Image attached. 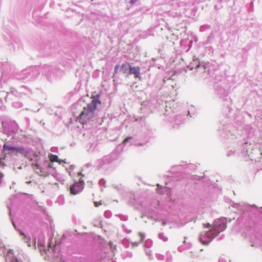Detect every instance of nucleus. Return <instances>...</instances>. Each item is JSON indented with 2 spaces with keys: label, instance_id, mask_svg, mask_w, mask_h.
<instances>
[{
  "label": "nucleus",
  "instance_id": "13",
  "mask_svg": "<svg viewBox=\"0 0 262 262\" xmlns=\"http://www.w3.org/2000/svg\"><path fill=\"white\" fill-rule=\"evenodd\" d=\"M19 233H20V234L21 235H22V236H24V238H23V239H24V240H25L26 239H29V238H27L26 236L24 234V233L23 232L20 231V232H19Z\"/></svg>",
  "mask_w": 262,
  "mask_h": 262
},
{
  "label": "nucleus",
  "instance_id": "17",
  "mask_svg": "<svg viewBox=\"0 0 262 262\" xmlns=\"http://www.w3.org/2000/svg\"><path fill=\"white\" fill-rule=\"evenodd\" d=\"M136 1V0H131L130 1V3L132 4H134L135 3Z\"/></svg>",
  "mask_w": 262,
  "mask_h": 262
},
{
  "label": "nucleus",
  "instance_id": "7",
  "mask_svg": "<svg viewBox=\"0 0 262 262\" xmlns=\"http://www.w3.org/2000/svg\"><path fill=\"white\" fill-rule=\"evenodd\" d=\"M49 158L51 162H59L58 157L57 155L50 154L49 155Z\"/></svg>",
  "mask_w": 262,
  "mask_h": 262
},
{
  "label": "nucleus",
  "instance_id": "2",
  "mask_svg": "<svg viewBox=\"0 0 262 262\" xmlns=\"http://www.w3.org/2000/svg\"><path fill=\"white\" fill-rule=\"evenodd\" d=\"M226 228V224L224 219H218L214 222L213 230L208 231L206 234L208 237L214 238L221 232H222Z\"/></svg>",
  "mask_w": 262,
  "mask_h": 262
},
{
  "label": "nucleus",
  "instance_id": "11",
  "mask_svg": "<svg viewBox=\"0 0 262 262\" xmlns=\"http://www.w3.org/2000/svg\"><path fill=\"white\" fill-rule=\"evenodd\" d=\"M119 65H116V66L115 67V69H114V74H117V73L118 71V69H119Z\"/></svg>",
  "mask_w": 262,
  "mask_h": 262
},
{
  "label": "nucleus",
  "instance_id": "5",
  "mask_svg": "<svg viewBox=\"0 0 262 262\" xmlns=\"http://www.w3.org/2000/svg\"><path fill=\"white\" fill-rule=\"evenodd\" d=\"M33 169L35 172L40 176L46 177L48 175V172L45 169L38 164L34 165Z\"/></svg>",
  "mask_w": 262,
  "mask_h": 262
},
{
  "label": "nucleus",
  "instance_id": "10",
  "mask_svg": "<svg viewBox=\"0 0 262 262\" xmlns=\"http://www.w3.org/2000/svg\"><path fill=\"white\" fill-rule=\"evenodd\" d=\"M132 138L130 137H126L125 139H124V140L123 141V144H125L127 142H128L129 141V140L131 139Z\"/></svg>",
  "mask_w": 262,
  "mask_h": 262
},
{
  "label": "nucleus",
  "instance_id": "9",
  "mask_svg": "<svg viewBox=\"0 0 262 262\" xmlns=\"http://www.w3.org/2000/svg\"><path fill=\"white\" fill-rule=\"evenodd\" d=\"M56 246H57V244H54L53 242H51L50 243H49V248L52 249V248H54Z\"/></svg>",
  "mask_w": 262,
  "mask_h": 262
},
{
  "label": "nucleus",
  "instance_id": "15",
  "mask_svg": "<svg viewBox=\"0 0 262 262\" xmlns=\"http://www.w3.org/2000/svg\"><path fill=\"white\" fill-rule=\"evenodd\" d=\"M94 204H95V207H98L99 205H101V204L100 203H98V202H95L94 203Z\"/></svg>",
  "mask_w": 262,
  "mask_h": 262
},
{
  "label": "nucleus",
  "instance_id": "3",
  "mask_svg": "<svg viewBox=\"0 0 262 262\" xmlns=\"http://www.w3.org/2000/svg\"><path fill=\"white\" fill-rule=\"evenodd\" d=\"M3 150L7 151V154H13L16 155L17 153H20L22 155H26L28 153L23 147H14L6 144L3 145Z\"/></svg>",
  "mask_w": 262,
  "mask_h": 262
},
{
  "label": "nucleus",
  "instance_id": "16",
  "mask_svg": "<svg viewBox=\"0 0 262 262\" xmlns=\"http://www.w3.org/2000/svg\"><path fill=\"white\" fill-rule=\"evenodd\" d=\"M53 163L50 161V163L48 164V167L51 168L53 167Z\"/></svg>",
  "mask_w": 262,
  "mask_h": 262
},
{
  "label": "nucleus",
  "instance_id": "1",
  "mask_svg": "<svg viewBox=\"0 0 262 262\" xmlns=\"http://www.w3.org/2000/svg\"><path fill=\"white\" fill-rule=\"evenodd\" d=\"M91 99V102L88 104L86 107H84L79 116V119L81 121H86L92 119L94 117V112L97 108L98 105L101 104L100 96L98 95H92Z\"/></svg>",
  "mask_w": 262,
  "mask_h": 262
},
{
  "label": "nucleus",
  "instance_id": "6",
  "mask_svg": "<svg viewBox=\"0 0 262 262\" xmlns=\"http://www.w3.org/2000/svg\"><path fill=\"white\" fill-rule=\"evenodd\" d=\"M140 68L137 67H132L129 66V74H133L135 78H138L139 79H141L140 76Z\"/></svg>",
  "mask_w": 262,
  "mask_h": 262
},
{
  "label": "nucleus",
  "instance_id": "4",
  "mask_svg": "<svg viewBox=\"0 0 262 262\" xmlns=\"http://www.w3.org/2000/svg\"><path fill=\"white\" fill-rule=\"evenodd\" d=\"M83 189V185L80 182L75 183L72 185L70 188L72 194L75 195L81 192Z\"/></svg>",
  "mask_w": 262,
  "mask_h": 262
},
{
  "label": "nucleus",
  "instance_id": "12",
  "mask_svg": "<svg viewBox=\"0 0 262 262\" xmlns=\"http://www.w3.org/2000/svg\"><path fill=\"white\" fill-rule=\"evenodd\" d=\"M139 235L140 236V242H141L142 241H143V239H144V236H143V234L141 233H139Z\"/></svg>",
  "mask_w": 262,
  "mask_h": 262
},
{
  "label": "nucleus",
  "instance_id": "14",
  "mask_svg": "<svg viewBox=\"0 0 262 262\" xmlns=\"http://www.w3.org/2000/svg\"><path fill=\"white\" fill-rule=\"evenodd\" d=\"M4 177V174L0 172V184L2 183L3 178Z\"/></svg>",
  "mask_w": 262,
  "mask_h": 262
},
{
  "label": "nucleus",
  "instance_id": "8",
  "mask_svg": "<svg viewBox=\"0 0 262 262\" xmlns=\"http://www.w3.org/2000/svg\"><path fill=\"white\" fill-rule=\"evenodd\" d=\"M129 64L123 63L121 66V69L123 70V73H126L129 70Z\"/></svg>",
  "mask_w": 262,
  "mask_h": 262
}]
</instances>
